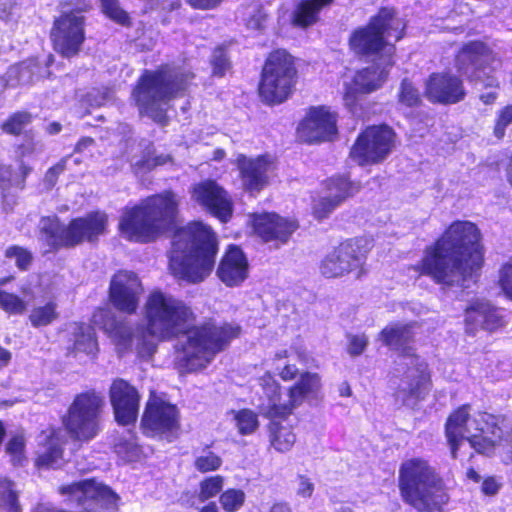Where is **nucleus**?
<instances>
[{
    "label": "nucleus",
    "instance_id": "obj_19",
    "mask_svg": "<svg viewBox=\"0 0 512 512\" xmlns=\"http://www.w3.org/2000/svg\"><path fill=\"white\" fill-rule=\"evenodd\" d=\"M424 96L432 104L450 106L464 101L467 91L461 76L451 70H443L428 75Z\"/></svg>",
    "mask_w": 512,
    "mask_h": 512
},
{
    "label": "nucleus",
    "instance_id": "obj_20",
    "mask_svg": "<svg viewBox=\"0 0 512 512\" xmlns=\"http://www.w3.org/2000/svg\"><path fill=\"white\" fill-rule=\"evenodd\" d=\"M191 199L210 215L227 223L233 216V201L229 193L213 179H204L191 186Z\"/></svg>",
    "mask_w": 512,
    "mask_h": 512
},
{
    "label": "nucleus",
    "instance_id": "obj_17",
    "mask_svg": "<svg viewBox=\"0 0 512 512\" xmlns=\"http://www.w3.org/2000/svg\"><path fill=\"white\" fill-rule=\"evenodd\" d=\"M338 114L327 105L308 107L296 128L297 135L307 144L332 142L338 138Z\"/></svg>",
    "mask_w": 512,
    "mask_h": 512
},
{
    "label": "nucleus",
    "instance_id": "obj_36",
    "mask_svg": "<svg viewBox=\"0 0 512 512\" xmlns=\"http://www.w3.org/2000/svg\"><path fill=\"white\" fill-rule=\"evenodd\" d=\"M323 188L340 204L356 195L362 188L359 181L350 179L349 174H335L323 181Z\"/></svg>",
    "mask_w": 512,
    "mask_h": 512
},
{
    "label": "nucleus",
    "instance_id": "obj_25",
    "mask_svg": "<svg viewBox=\"0 0 512 512\" xmlns=\"http://www.w3.org/2000/svg\"><path fill=\"white\" fill-rule=\"evenodd\" d=\"M58 493L66 496L77 506H84L91 501H101L106 505H116L119 500L116 492L108 485L97 482L95 478H87L60 485Z\"/></svg>",
    "mask_w": 512,
    "mask_h": 512
},
{
    "label": "nucleus",
    "instance_id": "obj_62",
    "mask_svg": "<svg viewBox=\"0 0 512 512\" xmlns=\"http://www.w3.org/2000/svg\"><path fill=\"white\" fill-rule=\"evenodd\" d=\"M11 359V352L0 345V370L9 364Z\"/></svg>",
    "mask_w": 512,
    "mask_h": 512
},
{
    "label": "nucleus",
    "instance_id": "obj_2",
    "mask_svg": "<svg viewBox=\"0 0 512 512\" xmlns=\"http://www.w3.org/2000/svg\"><path fill=\"white\" fill-rule=\"evenodd\" d=\"M144 326L138 343L139 354L154 352V345L145 335L159 340H171L185 335L176 350L175 368L181 375L198 373L206 369L214 358L227 350L242 334V327L235 322H217L208 318L193 324L196 315L185 301L159 289L149 293L143 307Z\"/></svg>",
    "mask_w": 512,
    "mask_h": 512
},
{
    "label": "nucleus",
    "instance_id": "obj_28",
    "mask_svg": "<svg viewBox=\"0 0 512 512\" xmlns=\"http://www.w3.org/2000/svg\"><path fill=\"white\" fill-rule=\"evenodd\" d=\"M19 159L17 167L9 163H0V199L2 204L14 206L17 204V192L27 187V178L33 172V167Z\"/></svg>",
    "mask_w": 512,
    "mask_h": 512
},
{
    "label": "nucleus",
    "instance_id": "obj_13",
    "mask_svg": "<svg viewBox=\"0 0 512 512\" xmlns=\"http://www.w3.org/2000/svg\"><path fill=\"white\" fill-rule=\"evenodd\" d=\"M140 429L147 438L174 440L181 430L179 408L151 391L141 416Z\"/></svg>",
    "mask_w": 512,
    "mask_h": 512
},
{
    "label": "nucleus",
    "instance_id": "obj_46",
    "mask_svg": "<svg viewBox=\"0 0 512 512\" xmlns=\"http://www.w3.org/2000/svg\"><path fill=\"white\" fill-rule=\"evenodd\" d=\"M12 481H5L0 490V508L4 512H21L18 492Z\"/></svg>",
    "mask_w": 512,
    "mask_h": 512
},
{
    "label": "nucleus",
    "instance_id": "obj_49",
    "mask_svg": "<svg viewBox=\"0 0 512 512\" xmlns=\"http://www.w3.org/2000/svg\"><path fill=\"white\" fill-rule=\"evenodd\" d=\"M224 484V478L221 475H214L204 478L199 483L198 498L201 501H207L218 495Z\"/></svg>",
    "mask_w": 512,
    "mask_h": 512
},
{
    "label": "nucleus",
    "instance_id": "obj_14",
    "mask_svg": "<svg viewBox=\"0 0 512 512\" xmlns=\"http://www.w3.org/2000/svg\"><path fill=\"white\" fill-rule=\"evenodd\" d=\"M263 388H269L271 391L270 403L267 406H259L260 414L268 420L267 435L271 448L276 452L286 453L292 449L296 442V435L293 432L292 425L284 424L293 413H282L277 409L276 401L281 399L282 391L280 384L268 376L263 379Z\"/></svg>",
    "mask_w": 512,
    "mask_h": 512
},
{
    "label": "nucleus",
    "instance_id": "obj_7",
    "mask_svg": "<svg viewBox=\"0 0 512 512\" xmlns=\"http://www.w3.org/2000/svg\"><path fill=\"white\" fill-rule=\"evenodd\" d=\"M41 224L39 232L47 247L45 253H56L84 243L97 244L108 233L109 217L104 211L93 210L71 218L67 224L56 216L42 217Z\"/></svg>",
    "mask_w": 512,
    "mask_h": 512
},
{
    "label": "nucleus",
    "instance_id": "obj_45",
    "mask_svg": "<svg viewBox=\"0 0 512 512\" xmlns=\"http://www.w3.org/2000/svg\"><path fill=\"white\" fill-rule=\"evenodd\" d=\"M246 495L242 489L228 488L219 496V502L225 512H236L245 503Z\"/></svg>",
    "mask_w": 512,
    "mask_h": 512
},
{
    "label": "nucleus",
    "instance_id": "obj_59",
    "mask_svg": "<svg viewBox=\"0 0 512 512\" xmlns=\"http://www.w3.org/2000/svg\"><path fill=\"white\" fill-rule=\"evenodd\" d=\"M224 0H187L194 9L210 10L219 6Z\"/></svg>",
    "mask_w": 512,
    "mask_h": 512
},
{
    "label": "nucleus",
    "instance_id": "obj_10",
    "mask_svg": "<svg viewBox=\"0 0 512 512\" xmlns=\"http://www.w3.org/2000/svg\"><path fill=\"white\" fill-rule=\"evenodd\" d=\"M371 249V241L363 236L345 239L324 256L319 266L320 273L327 279L349 274L361 279L368 272L366 262Z\"/></svg>",
    "mask_w": 512,
    "mask_h": 512
},
{
    "label": "nucleus",
    "instance_id": "obj_61",
    "mask_svg": "<svg viewBox=\"0 0 512 512\" xmlns=\"http://www.w3.org/2000/svg\"><path fill=\"white\" fill-rule=\"evenodd\" d=\"M267 512H293V510L288 502L279 500L273 502Z\"/></svg>",
    "mask_w": 512,
    "mask_h": 512
},
{
    "label": "nucleus",
    "instance_id": "obj_53",
    "mask_svg": "<svg viewBox=\"0 0 512 512\" xmlns=\"http://www.w3.org/2000/svg\"><path fill=\"white\" fill-rule=\"evenodd\" d=\"M498 284L504 295L509 300H512V258L501 265Z\"/></svg>",
    "mask_w": 512,
    "mask_h": 512
},
{
    "label": "nucleus",
    "instance_id": "obj_55",
    "mask_svg": "<svg viewBox=\"0 0 512 512\" xmlns=\"http://www.w3.org/2000/svg\"><path fill=\"white\" fill-rule=\"evenodd\" d=\"M67 159L68 157L61 158L47 169L44 175V182L47 188L51 189L57 184L59 176L66 170Z\"/></svg>",
    "mask_w": 512,
    "mask_h": 512
},
{
    "label": "nucleus",
    "instance_id": "obj_31",
    "mask_svg": "<svg viewBox=\"0 0 512 512\" xmlns=\"http://www.w3.org/2000/svg\"><path fill=\"white\" fill-rule=\"evenodd\" d=\"M471 405L462 404L453 409L444 424V434L449 445L452 459L458 458L459 448L465 439L468 423L471 418Z\"/></svg>",
    "mask_w": 512,
    "mask_h": 512
},
{
    "label": "nucleus",
    "instance_id": "obj_9",
    "mask_svg": "<svg viewBox=\"0 0 512 512\" xmlns=\"http://www.w3.org/2000/svg\"><path fill=\"white\" fill-rule=\"evenodd\" d=\"M105 400L95 389L75 395L62 417V424L69 437L80 443L93 440L101 431V419Z\"/></svg>",
    "mask_w": 512,
    "mask_h": 512
},
{
    "label": "nucleus",
    "instance_id": "obj_27",
    "mask_svg": "<svg viewBox=\"0 0 512 512\" xmlns=\"http://www.w3.org/2000/svg\"><path fill=\"white\" fill-rule=\"evenodd\" d=\"M249 261L243 249L229 244L217 265L216 276L229 288L241 286L249 276Z\"/></svg>",
    "mask_w": 512,
    "mask_h": 512
},
{
    "label": "nucleus",
    "instance_id": "obj_3",
    "mask_svg": "<svg viewBox=\"0 0 512 512\" xmlns=\"http://www.w3.org/2000/svg\"><path fill=\"white\" fill-rule=\"evenodd\" d=\"M485 248L479 227L469 220L452 221L425 246L421 259L410 266L418 277H427L442 288L477 277L484 266Z\"/></svg>",
    "mask_w": 512,
    "mask_h": 512
},
{
    "label": "nucleus",
    "instance_id": "obj_58",
    "mask_svg": "<svg viewBox=\"0 0 512 512\" xmlns=\"http://www.w3.org/2000/svg\"><path fill=\"white\" fill-rule=\"evenodd\" d=\"M500 487L494 476H487L482 481L481 491L484 495L493 496L498 493Z\"/></svg>",
    "mask_w": 512,
    "mask_h": 512
},
{
    "label": "nucleus",
    "instance_id": "obj_16",
    "mask_svg": "<svg viewBox=\"0 0 512 512\" xmlns=\"http://www.w3.org/2000/svg\"><path fill=\"white\" fill-rule=\"evenodd\" d=\"M49 38L53 50L64 58L79 54L85 41V19L73 11L63 12L53 21Z\"/></svg>",
    "mask_w": 512,
    "mask_h": 512
},
{
    "label": "nucleus",
    "instance_id": "obj_38",
    "mask_svg": "<svg viewBox=\"0 0 512 512\" xmlns=\"http://www.w3.org/2000/svg\"><path fill=\"white\" fill-rule=\"evenodd\" d=\"M64 448L56 433L47 437L45 449L34 458V465L37 469H51L57 467L63 459Z\"/></svg>",
    "mask_w": 512,
    "mask_h": 512
},
{
    "label": "nucleus",
    "instance_id": "obj_12",
    "mask_svg": "<svg viewBox=\"0 0 512 512\" xmlns=\"http://www.w3.org/2000/svg\"><path fill=\"white\" fill-rule=\"evenodd\" d=\"M397 133L386 123L363 128L349 150V157L360 167L382 164L396 148Z\"/></svg>",
    "mask_w": 512,
    "mask_h": 512
},
{
    "label": "nucleus",
    "instance_id": "obj_47",
    "mask_svg": "<svg viewBox=\"0 0 512 512\" xmlns=\"http://www.w3.org/2000/svg\"><path fill=\"white\" fill-rule=\"evenodd\" d=\"M210 64L212 67V76L214 77H224L226 73L231 70V61L224 45L217 46L213 50Z\"/></svg>",
    "mask_w": 512,
    "mask_h": 512
},
{
    "label": "nucleus",
    "instance_id": "obj_48",
    "mask_svg": "<svg viewBox=\"0 0 512 512\" xmlns=\"http://www.w3.org/2000/svg\"><path fill=\"white\" fill-rule=\"evenodd\" d=\"M340 205L339 201L331 195L319 197L312 203L311 214L316 220L322 221L327 219Z\"/></svg>",
    "mask_w": 512,
    "mask_h": 512
},
{
    "label": "nucleus",
    "instance_id": "obj_8",
    "mask_svg": "<svg viewBox=\"0 0 512 512\" xmlns=\"http://www.w3.org/2000/svg\"><path fill=\"white\" fill-rule=\"evenodd\" d=\"M298 83V58L283 47L270 50L264 58L257 84L260 101L268 106L281 105L294 95Z\"/></svg>",
    "mask_w": 512,
    "mask_h": 512
},
{
    "label": "nucleus",
    "instance_id": "obj_57",
    "mask_svg": "<svg viewBox=\"0 0 512 512\" xmlns=\"http://www.w3.org/2000/svg\"><path fill=\"white\" fill-rule=\"evenodd\" d=\"M298 488L296 494L301 498H311L314 493V484L309 477L303 474L297 476Z\"/></svg>",
    "mask_w": 512,
    "mask_h": 512
},
{
    "label": "nucleus",
    "instance_id": "obj_43",
    "mask_svg": "<svg viewBox=\"0 0 512 512\" xmlns=\"http://www.w3.org/2000/svg\"><path fill=\"white\" fill-rule=\"evenodd\" d=\"M25 449L26 440L23 434L12 435L5 444V452L14 466H22L27 460Z\"/></svg>",
    "mask_w": 512,
    "mask_h": 512
},
{
    "label": "nucleus",
    "instance_id": "obj_60",
    "mask_svg": "<svg viewBox=\"0 0 512 512\" xmlns=\"http://www.w3.org/2000/svg\"><path fill=\"white\" fill-rule=\"evenodd\" d=\"M279 377L285 381H292L299 375V370L294 364H286L278 373Z\"/></svg>",
    "mask_w": 512,
    "mask_h": 512
},
{
    "label": "nucleus",
    "instance_id": "obj_52",
    "mask_svg": "<svg viewBox=\"0 0 512 512\" xmlns=\"http://www.w3.org/2000/svg\"><path fill=\"white\" fill-rule=\"evenodd\" d=\"M194 468L200 473H209L217 471L222 465L221 457L208 450L205 454L195 457Z\"/></svg>",
    "mask_w": 512,
    "mask_h": 512
},
{
    "label": "nucleus",
    "instance_id": "obj_37",
    "mask_svg": "<svg viewBox=\"0 0 512 512\" xmlns=\"http://www.w3.org/2000/svg\"><path fill=\"white\" fill-rule=\"evenodd\" d=\"M72 353H83L89 356H96L99 351L97 336L93 326L85 323H78L74 332V341L71 348Z\"/></svg>",
    "mask_w": 512,
    "mask_h": 512
},
{
    "label": "nucleus",
    "instance_id": "obj_26",
    "mask_svg": "<svg viewBox=\"0 0 512 512\" xmlns=\"http://www.w3.org/2000/svg\"><path fill=\"white\" fill-rule=\"evenodd\" d=\"M90 321L92 325L98 327L111 339L120 356L132 349L133 328L128 322L118 319L110 309L101 306L96 307Z\"/></svg>",
    "mask_w": 512,
    "mask_h": 512
},
{
    "label": "nucleus",
    "instance_id": "obj_21",
    "mask_svg": "<svg viewBox=\"0 0 512 512\" xmlns=\"http://www.w3.org/2000/svg\"><path fill=\"white\" fill-rule=\"evenodd\" d=\"M506 325L503 309L489 300L474 299L464 309L465 332L469 336H475L480 330L492 334Z\"/></svg>",
    "mask_w": 512,
    "mask_h": 512
},
{
    "label": "nucleus",
    "instance_id": "obj_24",
    "mask_svg": "<svg viewBox=\"0 0 512 512\" xmlns=\"http://www.w3.org/2000/svg\"><path fill=\"white\" fill-rule=\"evenodd\" d=\"M35 116L28 110H16L0 123V130L3 134L15 139L22 138V142L15 145L17 158L24 159L37 152L35 131L31 127Z\"/></svg>",
    "mask_w": 512,
    "mask_h": 512
},
{
    "label": "nucleus",
    "instance_id": "obj_54",
    "mask_svg": "<svg viewBox=\"0 0 512 512\" xmlns=\"http://www.w3.org/2000/svg\"><path fill=\"white\" fill-rule=\"evenodd\" d=\"M172 161L173 159L169 154H160L156 156L145 155L137 162V166L142 170L152 171L156 167L163 166Z\"/></svg>",
    "mask_w": 512,
    "mask_h": 512
},
{
    "label": "nucleus",
    "instance_id": "obj_30",
    "mask_svg": "<svg viewBox=\"0 0 512 512\" xmlns=\"http://www.w3.org/2000/svg\"><path fill=\"white\" fill-rule=\"evenodd\" d=\"M372 65L358 69L352 78V91L357 95H368L381 89L387 82L394 65L372 61Z\"/></svg>",
    "mask_w": 512,
    "mask_h": 512
},
{
    "label": "nucleus",
    "instance_id": "obj_51",
    "mask_svg": "<svg viewBox=\"0 0 512 512\" xmlns=\"http://www.w3.org/2000/svg\"><path fill=\"white\" fill-rule=\"evenodd\" d=\"M512 124V104L501 107L495 115L493 124V136L501 141L506 135V130Z\"/></svg>",
    "mask_w": 512,
    "mask_h": 512
},
{
    "label": "nucleus",
    "instance_id": "obj_29",
    "mask_svg": "<svg viewBox=\"0 0 512 512\" xmlns=\"http://www.w3.org/2000/svg\"><path fill=\"white\" fill-rule=\"evenodd\" d=\"M416 322L392 323L386 325L380 332L379 338L382 343L389 348L399 351L400 356L408 357L412 360H419L420 355L412 346L415 341L414 327Z\"/></svg>",
    "mask_w": 512,
    "mask_h": 512
},
{
    "label": "nucleus",
    "instance_id": "obj_22",
    "mask_svg": "<svg viewBox=\"0 0 512 512\" xmlns=\"http://www.w3.org/2000/svg\"><path fill=\"white\" fill-rule=\"evenodd\" d=\"M142 291V283L136 273L119 270L111 277L108 299L118 312L133 315L139 307Z\"/></svg>",
    "mask_w": 512,
    "mask_h": 512
},
{
    "label": "nucleus",
    "instance_id": "obj_33",
    "mask_svg": "<svg viewBox=\"0 0 512 512\" xmlns=\"http://www.w3.org/2000/svg\"><path fill=\"white\" fill-rule=\"evenodd\" d=\"M413 361L415 371L405 372L406 386L401 390L404 401L423 400L432 387V377L428 363L422 360L421 357H419V360Z\"/></svg>",
    "mask_w": 512,
    "mask_h": 512
},
{
    "label": "nucleus",
    "instance_id": "obj_44",
    "mask_svg": "<svg viewBox=\"0 0 512 512\" xmlns=\"http://www.w3.org/2000/svg\"><path fill=\"white\" fill-rule=\"evenodd\" d=\"M4 257L15 259V266L19 271L29 270L34 260L33 253L28 248L16 244L6 248Z\"/></svg>",
    "mask_w": 512,
    "mask_h": 512
},
{
    "label": "nucleus",
    "instance_id": "obj_42",
    "mask_svg": "<svg viewBox=\"0 0 512 512\" xmlns=\"http://www.w3.org/2000/svg\"><path fill=\"white\" fill-rule=\"evenodd\" d=\"M237 431L242 436L255 433L259 428L258 414L249 408L232 411Z\"/></svg>",
    "mask_w": 512,
    "mask_h": 512
},
{
    "label": "nucleus",
    "instance_id": "obj_18",
    "mask_svg": "<svg viewBox=\"0 0 512 512\" xmlns=\"http://www.w3.org/2000/svg\"><path fill=\"white\" fill-rule=\"evenodd\" d=\"M236 164L243 190L253 196L270 184V176L277 170V160L269 153L256 157L240 154L236 158Z\"/></svg>",
    "mask_w": 512,
    "mask_h": 512
},
{
    "label": "nucleus",
    "instance_id": "obj_64",
    "mask_svg": "<svg viewBox=\"0 0 512 512\" xmlns=\"http://www.w3.org/2000/svg\"><path fill=\"white\" fill-rule=\"evenodd\" d=\"M505 176L508 184L512 188V152L508 156L506 165H505Z\"/></svg>",
    "mask_w": 512,
    "mask_h": 512
},
{
    "label": "nucleus",
    "instance_id": "obj_50",
    "mask_svg": "<svg viewBox=\"0 0 512 512\" xmlns=\"http://www.w3.org/2000/svg\"><path fill=\"white\" fill-rule=\"evenodd\" d=\"M103 13L115 23L129 27L131 19L128 13L119 6L118 0H100Z\"/></svg>",
    "mask_w": 512,
    "mask_h": 512
},
{
    "label": "nucleus",
    "instance_id": "obj_15",
    "mask_svg": "<svg viewBox=\"0 0 512 512\" xmlns=\"http://www.w3.org/2000/svg\"><path fill=\"white\" fill-rule=\"evenodd\" d=\"M250 225L261 242L272 244L275 248L288 244L300 228V222L295 216L282 215L275 211L250 214Z\"/></svg>",
    "mask_w": 512,
    "mask_h": 512
},
{
    "label": "nucleus",
    "instance_id": "obj_5",
    "mask_svg": "<svg viewBox=\"0 0 512 512\" xmlns=\"http://www.w3.org/2000/svg\"><path fill=\"white\" fill-rule=\"evenodd\" d=\"M193 78L191 72L162 63L154 70L142 71L132 86L130 97L140 116H149L155 123L166 126L169 117L162 104L182 96Z\"/></svg>",
    "mask_w": 512,
    "mask_h": 512
},
{
    "label": "nucleus",
    "instance_id": "obj_6",
    "mask_svg": "<svg viewBox=\"0 0 512 512\" xmlns=\"http://www.w3.org/2000/svg\"><path fill=\"white\" fill-rule=\"evenodd\" d=\"M398 487L403 501L418 511L440 512L450 499L443 478L419 457L401 464Z\"/></svg>",
    "mask_w": 512,
    "mask_h": 512
},
{
    "label": "nucleus",
    "instance_id": "obj_34",
    "mask_svg": "<svg viewBox=\"0 0 512 512\" xmlns=\"http://www.w3.org/2000/svg\"><path fill=\"white\" fill-rule=\"evenodd\" d=\"M321 387V379L317 373L304 371L299 374L298 380L288 388V401L286 403H278L277 409L282 413H294L296 407L301 405L306 397L316 393Z\"/></svg>",
    "mask_w": 512,
    "mask_h": 512
},
{
    "label": "nucleus",
    "instance_id": "obj_23",
    "mask_svg": "<svg viewBox=\"0 0 512 512\" xmlns=\"http://www.w3.org/2000/svg\"><path fill=\"white\" fill-rule=\"evenodd\" d=\"M109 399L115 421L121 426L136 422L140 410L141 395L128 380L115 378L109 388Z\"/></svg>",
    "mask_w": 512,
    "mask_h": 512
},
{
    "label": "nucleus",
    "instance_id": "obj_35",
    "mask_svg": "<svg viewBox=\"0 0 512 512\" xmlns=\"http://www.w3.org/2000/svg\"><path fill=\"white\" fill-rule=\"evenodd\" d=\"M335 0H299L291 14L294 27L307 29L320 20L323 9L330 7Z\"/></svg>",
    "mask_w": 512,
    "mask_h": 512
},
{
    "label": "nucleus",
    "instance_id": "obj_40",
    "mask_svg": "<svg viewBox=\"0 0 512 512\" xmlns=\"http://www.w3.org/2000/svg\"><path fill=\"white\" fill-rule=\"evenodd\" d=\"M58 318V305L54 300H49L43 305L33 307L28 316V320L34 328L47 327Z\"/></svg>",
    "mask_w": 512,
    "mask_h": 512
},
{
    "label": "nucleus",
    "instance_id": "obj_63",
    "mask_svg": "<svg viewBox=\"0 0 512 512\" xmlns=\"http://www.w3.org/2000/svg\"><path fill=\"white\" fill-rule=\"evenodd\" d=\"M93 143H94L93 138H91V137H82L76 143L74 151L78 152V153L82 152L85 148L91 146Z\"/></svg>",
    "mask_w": 512,
    "mask_h": 512
},
{
    "label": "nucleus",
    "instance_id": "obj_39",
    "mask_svg": "<svg viewBox=\"0 0 512 512\" xmlns=\"http://www.w3.org/2000/svg\"><path fill=\"white\" fill-rule=\"evenodd\" d=\"M14 280L15 276L11 274L0 277V308L10 315H22L27 310V303L17 294L2 289Z\"/></svg>",
    "mask_w": 512,
    "mask_h": 512
},
{
    "label": "nucleus",
    "instance_id": "obj_1",
    "mask_svg": "<svg viewBox=\"0 0 512 512\" xmlns=\"http://www.w3.org/2000/svg\"><path fill=\"white\" fill-rule=\"evenodd\" d=\"M180 197L172 189L149 195L124 208L119 234L129 242L148 244L172 232L167 269L178 281L199 284L214 270L219 252L216 232L200 220L178 226Z\"/></svg>",
    "mask_w": 512,
    "mask_h": 512
},
{
    "label": "nucleus",
    "instance_id": "obj_56",
    "mask_svg": "<svg viewBox=\"0 0 512 512\" xmlns=\"http://www.w3.org/2000/svg\"><path fill=\"white\" fill-rule=\"evenodd\" d=\"M368 338L365 334L351 335L348 339V353L356 357L361 355L367 348Z\"/></svg>",
    "mask_w": 512,
    "mask_h": 512
},
{
    "label": "nucleus",
    "instance_id": "obj_4",
    "mask_svg": "<svg viewBox=\"0 0 512 512\" xmlns=\"http://www.w3.org/2000/svg\"><path fill=\"white\" fill-rule=\"evenodd\" d=\"M407 22L392 6H381L366 24L354 28L347 40L359 60L395 65L396 43L406 36Z\"/></svg>",
    "mask_w": 512,
    "mask_h": 512
},
{
    "label": "nucleus",
    "instance_id": "obj_32",
    "mask_svg": "<svg viewBox=\"0 0 512 512\" xmlns=\"http://www.w3.org/2000/svg\"><path fill=\"white\" fill-rule=\"evenodd\" d=\"M484 426L478 429V433L466 438L467 442L478 454L491 456L499 445L502 429L496 416L484 413L482 416Z\"/></svg>",
    "mask_w": 512,
    "mask_h": 512
},
{
    "label": "nucleus",
    "instance_id": "obj_11",
    "mask_svg": "<svg viewBox=\"0 0 512 512\" xmlns=\"http://www.w3.org/2000/svg\"><path fill=\"white\" fill-rule=\"evenodd\" d=\"M496 54L492 47L480 39L464 42L454 54L457 71L469 83H482L484 88H498L499 82L492 75Z\"/></svg>",
    "mask_w": 512,
    "mask_h": 512
},
{
    "label": "nucleus",
    "instance_id": "obj_41",
    "mask_svg": "<svg viewBox=\"0 0 512 512\" xmlns=\"http://www.w3.org/2000/svg\"><path fill=\"white\" fill-rule=\"evenodd\" d=\"M397 102L408 109H418L423 105V95L414 82L405 77L400 81L397 91Z\"/></svg>",
    "mask_w": 512,
    "mask_h": 512
}]
</instances>
